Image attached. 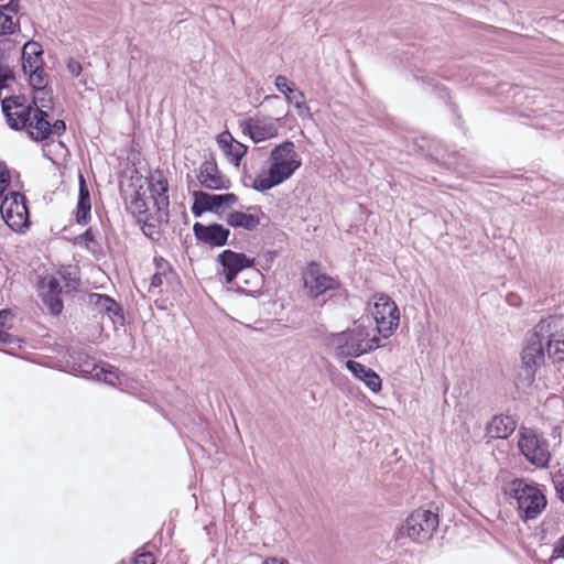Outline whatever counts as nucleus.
<instances>
[{"label": "nucleus", "mask_w": 564, "mask_h": 564, "mask_svg": "<svg viewBox=\"0 0 564 564\" xmlns=\"http://www.w3.org/2000/svg\"><path fill=\"white\" fill-rule=\"evenodd\" d=\"M516 421L509 415H495L486 426L489 438H508L516 430Z\"/></svg>", "instance_id": "4be33fe9"}, {"label": "nucleus", "mask_w": 564, "mask_h": 564, "mask_svg": "<svg viewBox=\"0 0 564 564\" xmlns=\"http://www.w3.org/2000/svg\"><path fill=\"white\" fill-rule=\"evenodd\" d=\"M66 129L65 122L63 120H56L53 124H51V133L61 134Z\"/></svg>", "instance_id": "58836bf2"}, {"label": "nucleus", "mask_w": 564, "mask_h": 564, "mask_svg": "<svg viewBox=\"0 0 564 564\" xmlns=\"http://www.w3.org/2000/svg\"><path fill=\"white\" fill-rule=\"evenodd\" d=\"M369 312L383 339L389 338L397 330L400 322L399 308L387 294H375L369 304Z\"/></svg>", "instance_id": "0eeeda50"}, {"label": "nucleus", "mask_w": 564, "mask_h": 564, "mask_svg": "<svg viewBox=\"0 0 564 564\" xmlns=\"http://www.w3.org/2000/svg\"><path fill=\"white\" fill-rule=\"evenodd\" d=\"M518 446L523 456L538 467H545L551 458L547 442L534 431L521 429Z\"/></svg>", "instance_id": "9b49d317"}, {"label": "nucleus", "mask_w": 564, "mask_h": 564, "mask_svg": "<svg viewBox=\"0 0 564 564\" xmlns=\"http://www.w3.org/2000/svg\"><path fill=\"white\" fill-rule=\"evenodd\" d=\"M15 29V22L12 15L4 13L0 9V35L12 33Z\"/></svg>", "instance_id": "2f4dec72"}, {"label": "nucleus", "mask_w": 564, "mask_h": 564, "mask_svg": "<svg viewBox=\"0 0 564 564\" xmlns=\"http://www.w3.org/2000/svg\"><path fill=\"white\" fill-rule=\"evenodd\" d=\"M263 564H289V562L284 558L268 557L263 561Z\"/></svg>", "instance_id": "ea45409f"}, {"label": "nucleus", "mask_w": 564, "mask_h": 564, "mask_svg": "<svg viewBox=\"0 0 564 564\" xmlns=\"http://www.w3.org/2000/svg\"><path fill=\"white\" fill-rule=\"evenodd\" d=\"M129 210L139 223L152 227L166 215L169 206L167 178H127L120 184Z\"/></svg>", "instance_id": "f257e3e1"}, {"label": "nucleus", "mask_w": 564, "mask_h": 564, "mask_svg": "<svg viewBox=\"0 0 564 564\" xmlns=\"http://www.w3.org/2000/svg\"><path fill=\"white\" fill-rule=\"evenodd\" d=\"M217 144L229 162L236 166L247 152V147L235 140L228 131L217 137Z\"/></svg>", "instance_id": "aec40b11"}, {"label": "nucleus", "mask_w": 564, "mask_h": 564, "mask_svg": "<svg viewBox=\"0 0 564 564\" xmlns=\"http://www.w3.org/2000/svg\"><path fill=\"white\" fill-rule=\"evenodd\" d=\"M194 204L192 213L199 217L203 213L210 210L216 214L225 212L227 208L237 203L238 197L235 194H208L205 192L194 193Z\"/></svg>", "instance_id": "4468645a"}, {"label": "nucleus", "mask_w": 564, "mask_h": 564, "mask_svg": "<svg viewBox=\"0 0 564 564\" xmlns=\"http://www.w3.org/2000/svg\"><path fill=\"white\" fill-rule=\"evenodd\" d=\"M251 275V279L254 281V284H258L259 281L261 280V273L258 270H252Z\"/></svg>", "instance_id": "79ce46f5"}, {"label": "nucleus", "mask_w": 564, "mask_h": 564, "mask_svg": "<svg viewBox=\"0 0 564 564\" xmlns=\"http://www.w3.org/2000/svg\"><path fill=\"white\" fill-rule=\"evenodd\" d=\"M261 216L263 214L259 208L249 207L248 213L230 212L226 217V221L231 227L253 230L259 226Z\"/></svg>", "instance_id": "412c9836"}, {"label": "nucleus", "mask_w": 564, "mask_h": 564, "mask_svg": "<svg viewBox=\"0 0 564 564\" xmlns=\"http://www.w3.org/2000/svg\"><path fill=\"white\" fill-rule=\"evenodd\" d=\"M0 213L4 223L17 232H23L29 228V212L24 197L15 192L4 196L0 204Z\"/></svg>", "instance_id": "1a4fd4ad"}, {"label": "nucleus", "mask_w": 564, "mask_h": 564, "mask_svg": "<svg viewBox=\"0 0 564 564\" xmlns=\"http://www.w3.org/2000/svg\"><path fill=\"white\" fill-rule=\"evenodd\" d=\"M203 185L209 188L224 187V178H204Z\"/></svg>", "instance_id": "4c0bfd02"}, {"label": "nucleus", "mask_w": 564, "mask_h": 564, "mask_svg": "<svg viewBox=\"0 0 564 564\" xmlns=\"http://www.w3.org/2000/svg\"><path fill=\"white\" fill-rule=\"evenodd\" d=\"M553 484L558 498L564 502V473H558L553 478Z\"/></svg>", "instance_id": "72a5a7b5"}, {"label": "nucleus", "mask_w": 564, "mask_h": 564, "mask_svg": "<svg viewBox=\"0 0 564 564\" xmlns=\"http://www.w3.org/2000/svg\"><path fill=\"white\" fill-rule=\"evenodd\" d=\"M438 527L437 514L430 510H414L398 529L399 540L406 538L416 543H423L431 539Z\"/></svg>", "instance_id": "423d86ee"}, {"label": "nucleus", "mask_w": 564, "mask_h": 564, "mask_svg": "<svg viewBox=\"0 0 564 564\" xmlns=\"http://www.w3.org/2000/svg\"><path fill=\"white\" fill-rule=\"evenodd\" d=\"M158 271L153 274L151 279V286L158 288L161 286L164 281H169L172 276L173 272L171 270L170 264L163 259H155Z\"/></svg>", "instance_id": "a878e982"}, {"label": "nucleus", "mask_w": 564, "mask_h": 564, "mask_svg": "<svg viewBox=\"0 0 564 564\" xmlns=\"http://www.w3.org/2000/svg\"><path fill=\"white\" fill-rule=\"evenodd\" d=\"M82 371L84 373H93L95 378L98 380H104L109 384H115L116 380L118 379V375L115 372L113 367L108 366L106 367H99L95 365L93 361H85L83 366H80Z\"/></svg>", "instance_id": "b1692460"}, {"label": "nucleus", "mask_w": 564, "mask_h": 564, "mask_svg": "<svg viewBox=\"0 0 564 564\" xmlns=\"http://www.w3.org/2000/svg\"><path fill=\"white\" fill-rule=\"evenodd\" d=\"M288 102L293 105L296 109L297 116L302 120H312L313 115L311 109L305 100V95L303 91L297 90L294 95H288Z\"/></svg>", "instance_id": "393cba45"}, {"label": "nucleus", "mask_w": 564, "mask_h": 564, "mask_svg": "<svg viewBox=\"0 0 564 564\" xmlns=\"http://www.w3.org/2000/svg\"><path fill=\"white\" fill-rule=\"evenodd\" d=\"M22 69L29 77L32 88L47 85V76L44 70L43 50L40 43L29 41L22 48Z\"/></svg>", "instance_id": "6e6552de"}, {"label": "nucleus", "mask_w": 564, "mask_h": 564, "mask_svg": "<svg viewBox=\"0 0 564 564\" xmlns=\"http://www.w3.org/2000/svg\"><path fill=\"white\" fill-rule=\"evenodd\" d=\"M274 85L280 93L285 95L286 99L288 95H294L297 91L294 87V84L290 83L289 79L283 75L275 77Z\"/></svg>", "instance_id": "c85d7f7f"}, {"label": "nucleus", "mask_w": 564, "mask_h": 564, "mask_svg": "<svg viewBox=\"0 0 564 564\" xmlns=\"http://www.w3.org/2000/svg\"><path fill=\"white\" fill-rule=\"evenodd\" d=\"M193 229L199 240L213 246H224L229 237V229L218 224L204 226L196 223Z\"/></svg>", "instance_id": "6ab92c4d"}, {"label": "nucleus", "mask_w": 564, "mask_h": 564, "mask_svg": "<svg viewBox=\"0 0 564 564\" xmlns=\"http://www.w3.org/2000/svg\"><path fill=\"white\" fill-rule=\"evenodd\" d=\"M9 173L7 166L3 163H0V176H6Z\"/></svg>", "instance_id": "37998d69"}, {"label": "nucleus", "mask_w": 564, "mask_h": 564, "mask_svg": "<svg viewBox=\"0 0 564 564\" xmlns=\"http://www.w3.org/2000/svg\"><path fill=\"white\" fill-rule=\"evenodd\" d=\"M267 100H279V97L278 96H269L267 97Z\"/></svg>", "instance_id": "c03bdc74"}, {"label": "nucleus", "mask_w": 564, "mask_h": 564, "mask_svg": "<svg viewBox=\"0 0 564 564\" xmlns=\"http://www.w3.org/2000/svg\"><path fill=\"white\" fill-rule=\"evenodd\" d=\"M269 176H291L300 166L301 160L294 143L285 141L271 152Z\"/></svg>", "instance_id": "f8f14e48"}, {"label": "nucleus", "mask_w": 564, "mask_h": 564, "mask_svg": "<svg viewBox=\"0 0 564 564\" xmlns=\"http://www.w3.org/2000/svg\"><path fill=\"white\" fill-rule=\"evenodd\" d=\"M11 313L9 311H0V344H10L13 341L12 336L6 332Z\"/></svg>", "instance_id": "cd10ccee"}, {"label": "nucleus", "mask_w": 564, "mask_h": 564, "mask_svg": "<svg viewBox=\"0 0 564 564\" xmlns=\"http://www.w3.org/2000/svg\"><path fill=\"white\" fill-rule=\"evenodd\" d=\"M545 350V345L532 332L522 350V362L525 367L528 379H533L535 368L543 364Z\"/></svg>", "instance_id": "f3484780"}, {"label": "nucleus", "mask_w": 564, "mask_h": 564, "mask_svg": "<svg viewBox=\"0 0 564 564\" xmlns=\"http://www.w3.org/2000/svg\"><path fill=\"white\" fill-rule=\"evenodd\" d=\"M9 180L10 178H0V197L3 195L7 187L9 186Z\"/></svg>", "instance_id": "a19ab883"}, {"label": "nucleus", "mask_w": 564, "mask_h": 564, "mask_svg": "<svg viewBox=\"0 0 564 564\" xmlns=\"http://www.w3.org/2000/svg\"><path fill=\"white\" fill-rule=\"evenodd\" d=\"M328 346L338 357H358L377 349L383 344L378 336H370L366 327L356 325L345 332L332 334L327 338Z\"/></svg>", "instance_id": "7ed1b4c3"}, {"label": "nucleus", "mask_w": 564, "mask_h": 564, "mask_svg": "<svg viewBox=\"0 0 564 564\" xmlns=\"http://www.w3.org/2000/svg\"><path fill=\"white\" fill-rule=\"evenodd\" d=\"M303 282L306 294L316 299L328 290H335L338 286L336 280L323 272L319 264L312 262L303 273Z\"/></svg>", "instance_id": "2eb2a0df"}, {"label": "nucleus", "mask_w": 564, "mask_h": 564, "mask_svg": "<svg viewBox=\"0 0 564 564\" xmlns=\"http://www.w3.org/2000/svg\"><path fill=\"white\" fill-rule=\"evenodd\" d=\"M91 203L89 189L85 178H79V196L76 210V220L86 224L90 218Z\"/></svg>", "instance_id": "5701e85b"}, {"label": "nucleus", "mask_w": 564, "mask_h": 564, "mask_svg": "<svg viewBox=\"0 0 564 564\" xmlns=\"http://www.w3.org/2000/svg\"><path fill=\"white\" fill-rule=\"evenodd\" d=\"M503 492L516 501L519 516L524 520L536 518L546 507L543 492L523 479L514 478L505 482Z\"/></svg>", "instance_id": "20e7f679"}, {"label": "nucleus", "mask_w": 564, "mask_h": 564, "mask_svg": "<svg viewBox=\"0 0 564 564\" xmlns=\"http://www.w3.org/2000/svg\"><path fill=\"white\" fill-rule=\"evenodd\" d=\"M283 180L284 178H252L250 186L256 191L264 192L279 185Z\"/></svg>", "instance_id": "c756f323"}, {"label": "nucleus", "mask_w": 564, "mask_h": 564, "mask_svg": "<svg viewBox=\"0 0 564 564\" xmlns=\"http://www.w3.org/2000/svg\"><path fill=\"white\" fill-rule=\"evenodd\" d=\"M2 111L12 129H24L36 141L48 138L51 132L48 115L42 108H34L24 97L4 98Z\"/></svg>", "instance_id": "f03ea898"}, {"label": "nucleus", "mask_w": 564, "mask_h": 564, "mask_svg": "<svg viewBox=\"0 0 564 564\" xmlns=\"http://www.w3.org/2000/svg\"><path fill=\"white\" fill-rule=\"evenodd\" d=\"M95 297H96L95 304L99 308L105 310L108 313L117 314V311L119 307L112 299H110L109 296H106V295H95Z\"/></svg>", "instance_id": "7c9ffc66"}, {"label": "nucleus", "mask_w": 564, "mask_h": 564, "mask_svg": "<svg viewBox=\"0 0 564 564\" xmlns=\"http://www.w3.org/2000/svg\"><path fill=\"white\" fill-rule=\"evenodd\" d=\"M533 333L545 345L547 355L555 361L564 359V316L550 315L542 318Z\"/></svg>", "instance_id": "39448f33"}, {"label": "nucleus", "mask_w": 564, "mask_h": 564, "mask_svg": "<svg viewBox=\"0 0 564 564\" xmlns=\"http://www.w3.org/2000/svg\"><path fill=\"white\" fill-rule=\"evenodd\" d=\"M281 118L256 116L241 122L243 133L249 134L256 143L275 138L279 133L278 122Z\"/></svg>", "instance_id": "dca6fc26"}, {"label": "nucleus", "mask_w": 564, "mask_h": 564, "mask_svg": "<svg viewBox=\"0 0 564 564\" xmlns=\"http://www.w3.org/2000/svg\"><path fill=\"white\" fill-rule=\"evenodd\" d=\"M552 560L564 558V535L554 544Z\"/></svg>", "instance_id": "c9c22d12"}, {"label": "nucleus", "mask_w": 564, "mask_h": 564, "mask_svg": "<svg viewBox=\"0 0 564 564\" xmlns=\"http://www.w3.org/2000/svg\"><path fill=\"white\" fill-rule=\"evenodd\" d=\"M346 368L356 379L362 381L371 392L378 393L381 391L382 381L379 375L371 368L354 360L346 361Z\"/></svg>", "instance_id": "a211bd4d"}, {"label": "nucleus", "mask_w": 564, "mask_h": 564, "mask_svg": "<svg viewBox=\"0 0 564 564\" xmlns=\"http://www.w3.org/2000/svg\"><path fill=\"white\" fill-rule=\"evenodd\" d=\"M66 68L73 77H78L83 69L80 63L75 59H69L67 62Z\"/></svg>", "instance_id": "f704fd0d"}, {"label": "nucleus", "mask_w": 564, "mask_h": 564, "mask_svg": "<svg viewBox=\"0 0 564 564\" xmlns=\"http://www.w3.org/2000/svg\"><path fill=\"white\" fill-rule=\"evenodd\" d=\"M45 87L46 85H43L40 88H33V104L34 108H42L47 112V110L52 108V96L47 90H45Z\"/></svg>", "instance_id": "bb28decb"}, {"label": "nucleus", "mask_w": 564, "mask_h": 564, "mask_svg": "<svg viewBox=\"0 0 564 564\" xmlns=\"http://www.w3.org/2000/svg\"><path fill=\"white\" fill-rule=\"evenodd\" d=\"M67 285L65 276L59 272L47 273L39 280V295L51 314L58 315L63 311L61 295Z\"/></svg>", "instance_id": "9d476101"}, {"label": "nucleus", "mask_w": 564, "mask_h": 564, "mask_svg": "<svg viewBox=\"0 0 564 564\" xmlns=\"http://www.w3.org/2000/svg\"><path fill=\"white\" fill-rule=\"evenodd\" d=\"M217 173V164L214 160H207L200 166V176H215Z\"/></svg>", "instance_id": "473e14b6"}, {"label": "nucleus", "mask_w": 564, "mask_h": 564, "mask_svg": "<svg viewBox=\"0 0 564 564\" xmlns=\"http://www.w3.org/2000/svg\"><path fill=\"white\" fill-rule=\"evenodd\" d=\"M217 262V273L219 278L225 283L230 284L240 272H242L245 269L252 268L254 260L248 258L243 253H238L231 250H224L218 254Z\"/></svg>", "instance_id": "ddd939ff"}, {"label": "nucleus", "mask_w": 564, "mask_h": 564, "mask_svg": "<svg viewBox=\"0 0 564 564\" xmlns=\"http://www.w3.org/2000/svg\"><path fill=\"white\" fill-rule=\"evenodd\" d=\"M124 564V563H122ZM133 564H154V560L151 553H141L139 554Z\"/></svg>", "instance_id": "e433bc0d"}]
</instances>
